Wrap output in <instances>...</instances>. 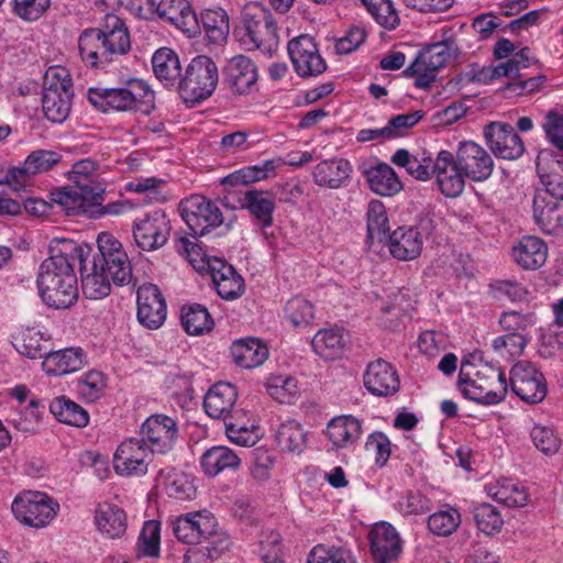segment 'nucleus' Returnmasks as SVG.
Listing matches in <instances>:
<instances>
[{
  "mask_svg": "<svg viewBox=\"0 0 563 563\" xmlns=\"http://www.w3.org/2000/svg\"><path fill=\"white\" fill-rule=\"evenodd\" d=\"M52 255L38 267L36 286L42 301L54 309H65L78 297L75 266L84 262V249L71 240H57Z\"/></svg>",
  "mask_w": 563,
  "mask_h": 563,
  "instance_id": "obj_1",
  "label": "nucleus"
},
{
  "mask_svg": "<svg viewBox=\"0 0 563 563\" xmlns=\"http://www.w3.org/2000/svg\"><path fill=\"white\" fill-rule=\"evenodd\" d=\"M131 47L124 22L115 14H108L100 27L85 30L78 38L81 60L92 68H104L125 55Z\"/></svg>",
  "mask_w": 563,
  "mask_h": 563,
  "instance_id": "obj_2",
  "label": "nucleus"
},
{
  "mask_svg": "<svg viewBox=\"0 0 563 563\" xmlns=\"http://www.w3.org/2000/svg\"><path fill=\"white\" fill-rule=\"evenodd\" d=\"M88 101L102 112L136 111L148 114L154 109V91L143 80H131L128 87H91L87 91Z\"/></svg>",
  "mask_w": 563,
  "mask_h": 563,
  "instance_id": "obj_3",
  "label": "nucleus"
},
{
  "mask_svg": "<svg viewBox=\"0 0 563 563\" xmlns=\"http://www.w3.org/2000/svg\"><path fill=\"white\" fill-rule=\"evenodd\" d=\"M457 388L461 394L481 405H497L507 395V379L505 374L492 366L476 369L471 363H462Z\"/></svg>",
  "mask_w": 563,
  "mask_h": 563,
  "instance_id": "obj_4",
  "label": "nucleus"
},
{
  "mask_svg": "<svg viewBox=\"0 0 563 563\" xmlns=\"http://www.w3.org/2000/svg\"><path fill=\"white\" fill-rule=\"evenodd\" d=\"M238 398L235 386L230 383L219 382L206 394L203 407L206 413L214 419H223L227 426L229 439L242 446H251L255 443V437L249 427L238 421H229L233 418L232 410Z\"/></svg>",
  "mask_w": 563,
  "mask_h": 563,
  "instance_id": "obj_5",
  "label": "nucleus"
},
{
  "mask_svg": "<svg viewBox=\"0 0 563 563\" xmlns=\"http://www.w3.org/2000/svg\"><path fill=\"white\" fill-rule=\"evenodd\" d=\"M244 34L241 42L263 54L273 56L279 46L276 21L272 13L258 3L247 4L242 11Z\"/></svg>",
  "mask_w": 563,
  "mask_h": 563,
  "instance_id": "obj_6",
  "label": "nucleus"
},
{
  "mask_svg": "<svg viewBox=\"0 0 563 563\" xmlns=\"http://www.w3.org/2000/svg\"><path fill=\"white\" fill-rule=\"evenodd\" d=\"M218 81L216 63L208 56L199 55L187 65L176 90L185 103L195 106L212 96Z\"/></svg>",
  "mask_w": 563,
  "mask_h": 563,
  "instance_id": "obj_7",
  "label": "nucleus"
},
{
  "mask_svg": "<svg viewBox=\"0 0 563 563\" xmlns=\"http://www.w3.org/2000/svg\"><path fill=\"white\" fill-rule=\"evenodd\" d=\"M96 164L91 159H81L73 165L71 184L52 192V200L64 208L66 213L77 211L80 203L91 196L102 184L96 180Z\"/></svg>",
  "mask_w": 563,
  "mask_h": 563,
  "instance_id": "obj_8",
  "label": "nucleus"
},
{
  "mask_svg": "<svg viewBox=\"0 0 563 563\" xmlns=\"http://www.w3.org/2000/svg\"><path fill=\"white\" fill-rule=\"evenodd\" d=\"M97 244L98 253L92 256L95 268L103 269L114 285H128L132 279V266L122 243L110 233L102 232Z\"/></svg>",
  "mask_w": 563,
  "mask_h": 563,
  "instance_id": "obj_9",
  "label": "nucleus"
},
{
  "mask_svg": "<svg viewBox=\"0 0 563 563\" xmlns=\"http://www.w3.org/2000/svg\"><path fill=\"white\" fill-rule=\"evenodd\" d=\"M179 210L183 220L195 236H205L223 222L219 207L200 195H192L181 200Z\"/></svg>",
  "mask_w": 563,
  "mask_h": 563,
  "instance_id": "obj_10",
  "label": "nucleus"
},
{
  "mask_svg": "<svg viewBox=\"0 0 563 563\" xmlns=\"http://www.w3.org/2000/svg\"><path fill=\"white\" fill-rule=\"evenodd\" d=\"M451 58L448 42H437L418 53L415 60L404 70L406 77H415V86L427 89L437 78L438 70Z\"/></svg>",
  "mask_w": 563,
  "mask_h": 563,
  "instance_id": "obj_11",
  "label": "nucleus"
},
{
  "mask_svg": "<svg viewBox=\"0 0 563 563\" xmlns=\"http://www.w3.org/2000/svg\"><path fill=\"white\" fill-rule=\"evenodd\" d=\"M59 505L41 492H25L14 498L12 512L22 523L43 528L56 516Z\"/></svg>",
  "mask_w": 563,
  "mask_h": 563,
  "instance_id": "obj_12",
  "label": "nucleus"
},
{
  "mask_svg": "<svg viewBox=\"0 0 563 563\" xmlns=\"http://www.w3.org/2000/svg\"><path fill=\"white\" fill-rule=\"evenodd\" d=\"M137 438L154 454L165 455L170 452L178 439V424L167 415H151L141 424Z\"/></svg>",
  "mask_w": 563,
  "mask_h": 563,
  "instance_id": "obj_13",
  "label": "nucleus"
},
{
  "mask_svg": "<svg viewBox=\"0 0 563 563\" xmlns=\"http://www.w3.org/2000/svg\"><path fill=\"white\" fill-rule=\"evenodd\" d=\"M169 233L170 223L162 210H155L133 222L134 242L144 252H153L164 246Z\"/></svg>",
  "mask_w": 563,
  "mask_h": 563,
  "instance_id": "obj_14",
  "label": "nucleus"
},
{
  "mask_svg": "<svg viewBox=\"0 0 563 563\" xmlns=\"http://www.w3.org/2000/svg\"><path fill=\"white\" fill-rule=\"evenodd\" d=\"M169 527L178 541L198 544L216 532L217 519L210 511L202 510L170 519Z\"/></svg>",
  "mask_w": 563,
  "mask_h": 563,
  "instance_id": "obj_15",
  "label": "nucleus"
},
{
  "mask_svg": "<svg viewBox=\"0 0 563 563\" xmlns=\"http://www.w3.org/2000/svg\"><path fill=\"white\" fill-rule=\"evenodd\" d=\"M154 453L137 437L123 441L113 455V467L121 476H143Z\"/></svg>",
  "mask_w": 563,
  "mask_h": 563,
  "instance_id": "obj_16",
  "label": "nucleus"
},
{
  "mask_svg": "<svg viewBox=\"0 0 563 563\" xmlns=\"http://www.w3.org/2000/svg\"><path fill=\"white\" fill-rule=\"evenodd\" d=\"M512 391L527 404L541 402L548 393L545 378L532 364L519 362L511 368Z\"/></svg>",
  "mask_w": 563,
  "mask_h": 563,
  "instance_id": "obj_17",
  "label": "nucleus"
},
{
  "mask_svg": "<svg viewBox=\"0 0 563 563\" xmlns=\"http://www.w3.org/2000/svg\"><path fill=\"white\" fill-rule=\"evenodd\" d=\"M464 175L473 181H484L494 169V161L489 153L473 141L461 142L454 155Z\"/></svg>",
  "mask_w": 563,
  "mask_h": 563,
  "instance_id": "obj_18",
  "label": "nucleus"
},
{
  "mask_svg": "<svg viewBox=\"0 0 563 563\" xmlns=\"http://www.w3.org/2000/svg\"><path fill=\"white\" fill-rule=\"evenodd\" d=\"M287 51L294 68L300 77L318 76L327 68L317 44L309 35H300L291 40Z\"/></svg>",
  "mask_w": 563,
  "mask_h": 563,
  "instance_id": "obj_19",
  "label": "nucleus"
},
{
  "mask_svg": "<svg viewBox=\"0 0 563 563\" xmlns=\"http://www.w3.org/2000/svg\"><path fill=\"white\" fill-rule=\"evenodd\" d=\"M60 159L62 155L55 151H33L26 156L21 166H14L8 169L4 176V183L13 190H19L29 177L48 172L56 166Z\"/></svg>",
  "mask_w": 563,
  "mask_h": 563,
  "instance_id": "obj_20",
  "label": "nucleus"
},
{
  "mask_svg": "<svg viewBox=\"0 0 563 563\" xmlns=\"http://www.w3.org/2000/svg\"><path fill=\"white\" fill-rule=\"evenodd\" d=\"M222 82L233 95H247L255 87L258 74L254 62L245 55L230 58L222 69Z\"/></svg>",
  "mask_w": 563,
  "mask_h": 563,
  "instance_id": "obj_21",
  "label": "nucleus"
},
{
  "mask_svg": "<svg viewBox=\"0 0 563 563\" xmlns=\"http://www.w3.org/2000/svg\"><path fill=\"white\" fill-rule=\"evenodd\" d=\"M432 172L440 191L445 197L456 198L463 192L467 177L457 165L453 153L440 151L433 162Z\"/></svg>",
  "mask_w": 563,
  "mask_h": 563,
  "instance_id": "obj_22",
  "label": "nucleus"
},
{
  "mask_svg": "<svg viewBox=\"0 0 563 563\" xmlns=\"http://www.w3.org/2000/svg\"><path fill=\"white\" fill-rule=\"evenodd\" d=\"M485 140L492 152L503 159H517L525 151L521 137L508 123L493 122L485 128Z\"/></svg>",
  "mask_w": 563,
  "mask_h": 563,
  "instance_id": "obj_23",
  "label": "nucleus"
},
{
  "mask_svg": "<svg viewBox=\"0 0 563 563\" xmlns=\"http://www.w3.org/2000/svg\"><path fill=\"white\" fill-rule=\"evenodd\" d=\"M137 320L148 329H158L166 319L165 299L156 285L145 284L136 292Z\"/></svg>",
  "mask_w": 563,
  "mask_h": 563,
  "instance_id": "obj_24",
  "label": "nucleus"
},
{
  "mask_svg": "<svg viewBox=\"0 0 563 563\" xmlns=\"http://www.w3.org/2000/svg\"><path fill=\"white\" fill-rule=\"evenodd\" d=\"M365 388L374 396L389 397L400 388L396 368L387 361L377 358L368 363L363 375Z\"/></svg>",
  "mask_w": 563,
  "mask_h": 563,
  "instance_id": "obj_25",
  "label": "nucleus"
},
{
  "mask_svg": "<svg viewBox=\"0 0 563 563\" xmlns=\"http://www.w3.org/2000/svg\"><path fill=\"white\" fill-rule=\"evenodd\" d=\"M369 548L375 563H391L401 553V540L388 522L375 523L369 531Z\"/></svg>",
  "mask_w": 563,
  "mask_h": 563,
  "instance_id": "obj_26",
  "label": "nucleus"
},
{
  "mask_svg": "<svg viewBox=\"0 0 563 563\" xmlns=\"http://www.w3.org/2000/svg\"><path fill=\"white\" fill-rule=\"evenodd\" d=\"M532 210L534 222L543 232L554 235L563 232V200L534 194Z\"/></svg>",
  "mask_w": 563,
  "mask_h": 563,
  "instance_id": "obj_27",
  "label": "nucleus"
},
{
  "mask_svg": "<svg viewBox=\"0 0 563 563\" xmlns=\"http://www.w3.org/2000/svg\"><path fill=\"white\" fill-rule=\"evenodd\" d=\"M97 190L86 198L77 211H70L71 216H86L91 219H101L104 217H120L133 210L134 203L128 199H120L103 203L104 187H98Z\"/></svg>",
  "mask_w": 563,
  "mask_h": 563,
  "instance_id": "obj_28",
  "label": "nucleus"
},
{
  "mask_svg": "<svg viewBox=\"0 0 563 563\" xmlns=\"http://www.w3.org/2000/svg\"><path fill=\"white\" fill-rule=\"evenodd\" d=\"M156 15L189 35L199 32L198 18L187 0H161Z\"/></svg>",
  "mask_w": 563,
  "mask_h": 563,
  "instance_id": "obj_29",
  "label": "nucleus"
},
{
  "mask_svg": "<svg viewBox=\"0 0 563 563\" xmlns=\"http://www.w3.org/2000/svg\"><path fill=\"white\" fill-rule=\"evenodd\" d=\"M390 254L399 261H412L422 251L423 241L419 230L415 227H399L387 241Z\"/></svg>",
  "mask_w": 563,
  "mask_h": 563,
  "instance_id": "obj_30",
  "label": "nucleus"
},
{
  "mask_svg": "<svg viewBox=\"0 0 563 563\" xmlns=\"http://www.w3.org/2000/svg\"><path fill=\"white\" fill-rule=\"evenodd\" d=\"M548 246L543 240L526 235L511 249L512 261L526 271H536L547 261Z\"/></svg>",
  "mask_w": 563,
  "mask_h": 563,
  "instance_id": "obj_31",
  "label": "nucleus"
},
{
  "mask_svg": "<svg viewBox=\"0 0 563 563\" xmlns=\"http://www.w3.org/2000/svg\"><path fill=\"white\" fill-rule=\"evenodd\" d=\"M209 267L214 288L221 298L234 300L243 294L244 280L232 265L216 260Z\"/></svg>",
  "mask_w": 563,
  "mask_h": 563,
  "instance_id": "obj_32",
  "label": "nucleus"
},
{
  "mask_svg": "<svg viewBox=\"0 0 563 563\" xmlns=\"http://www.w3.org/2000/svg\"><path fill=\"white\" fill-rule=\"evenodd\" d=\"M352 170V165L347 159L335 157L317 164L312 177L318 186L338 189L349 180Z\"/></svg>",
  "mask_w": 563,
  "mask_h": 563,
  "instance_id": "obj_33",
  "label": "nucleus"
},
{
  "mask_svg": "<svg viewBox=\"0 0 563 563\" xmlns=\"http://www.w3.org/2000/svg\"><path fill=\"white\" fill-rule=\"evenodd\" d=\"M85 355L80 347L63 349L47 352L42 362L43 371L52 376H63L81 369Z\"/></svg>",
  "mask_w": 563,
  "mask_h": 563,
  "instance_id": "obj_34",
  "label": "nucleus"
},
{
  "mask_svg": "<svg viewBox=\"0 0 563 563\" xmlns=\"http://www.w3.org/2000/svg\"><path fill=\"white\" fill-rule=\"evenodd\" d=\"M152 66L155 77L164 87L177 89L181 78V65L175 51L168 47L157 49L152 57Z\"/></svg>",
  "mask_w": 563,
  "mask_h": 563,
  "instance_id": "obj_35",
  "label": "nucleus"
},
{
  "mask_svg": "<svg viewBox=\"0 0 563 563\" xmlns=\"http://www.w3.org/2000/svg\"><path fill=\"white\" fill-rule=\"evenodd\" d=\"M240 464L241 459L238 454L224 445H214L200 456V467L208 477H216L225 471H235Z\"/></svg>",
  "mask_w": 563,
  "mask_h": 563,
  "instance_id": "obj_36",
  "label": "nucleus"
},
{
  "mask_svg": "<svg viewBox=\"0 0 563 563\" xmlns=\"http://www.w3.org/2000/svg\"><path fill=\"white\" fill-rule=\"evenodd\" d=\"M241 203L256 220L257 225L263 229L272 227L273 213L276 208L273 192L256 189L247 190Z\"/></svg>",
  "mask_w": 563,
  "mask_h": 563,
  "instance_id": "obj_37",
  "label": "nucleus"
},
{
  "mask_svg": "<svg viewBox=\"0 0 563 563\" xmlns=\"http://www.w3.org/2000/svg\"><path fill=\"white\" fill-rule=\"evenodd\" d=\"M346 343L347 335L344 329L331 327L319 330L311 341V346L322 358L335 360L343 354Z\"/></svg>",
  "mask_w": 563,
  "mask_h": 563,
  "instance_id": "obj_38",
  "label": "nucleus"
},
{
  "mask_svg": "<svg viewBox=\"0 0 563 563\" xmlns=\"http://www.w3.org/2000/svg\"><path fill=\"white\" fill-rule=\"evenodd\" d=\"M537 172L543 189H537L536 194H548L556 200H563V162L539 156Z\"/></svg>",
  "mask_w": 563,
  "mask_h": 563,
  "instance_id": "obj_39",
  "label": "nucleus"
},
{
  "mask_svg": "<svg viewBox=\"0 0 563 563\" xmlns=\"http://www.w3.org/2000/svg\"><path fill=\"white\" fill-rule=\"evenodd\" d=\"M231 354L236 365L243 368H254L267 360L268 349L256 338H245L236 340L232 344Z\"/></svg>",
  "mask_w": 563,
  "mask_h": 563,
  "instance_id": "obj_40",
  "label": "nucleus"
},
{
  "mask_svg": "<svg viewBox=\"0 0 563 563\" xmlns=\"http://www.w3.org/2000/svg\"><path fill=\"white\" fill-rule=\"evenodd\" d=\"M327 434L334 446H351L361 438L362 422L353 416L335 417L328 423Z\"/></svg>",
  "mask_w": 563,
  "mask_h": 563,
  "instance_id": "obj_41",
  "label": "nucleus"
},
{
  "mask_svg": "<svg viewBox=\"0 0 563 563\" xmlns=\"http://www.w3.org/2000/svg\"><path fill=\"white\" fill-rule=\"evenodd\" d=\"M366 180L372 191L379 196L391 197L402 189L396 172L386 163H379L365 172Z\"/></svg>",
  "mask_w": 563,
  "mask_h": 563,
  "instance_id": "obj_42",
  "label": "nucleus"
},
{
  "mask_svg": "<svg viewBox=\"0 0 563 563\" xmlns=\"http://www.w3.org/2000/svg\"><path fill=\"white\" fill-rule=\"evenodd\" d=\"M390 161L396 166L406 168L407 173L417 180L427 181L433 175L434 159L427 152L411 155L409 151L399 148L394 153Z\"/></svg>",
  "mask_w": 563,
  "mask_h": 563,
  "instance_id": "obj_43",
  "label": "nucleus"
},
{
  "mask_svg": "<svg viewBox=\"0 0 563 563\" xmlns=\"http://www.w3.org/2000/svg\"><path fill=\"white\" fill-rule=\"evenodd\" d=\"M95 522L98 530L110 539L122 537L126 530L125 512L112 504H103L98 507Z\"/></svg>",
  "mask_w": 563,
  "mask_h": 563,
  "instance_id": "obj_44",
  "label": "nucleus"
},
{
  "mask_svg": "<svg viewBox=\"0 0 563 563\" xmlns=\"http://www.w3.org/2000/svg\"><path fill=\"white\" fill-rule=\"evenodd\" d=\"M90 264V267H88L85 256L82 264H79L81 287L82 292L87 298L97 300L107 297L110 294L112 278H110L103 269L95 268L92 261Z\"/></svg>",
  "mask_w": 563,
  "mask_h": 563,
  "instance_id": "obj_45",
  "label": "nucleus"
},
{
  "mask_svg": "<svg viewBox=\"0 0 563 563\" xmlns=\"http://www.w3.org/2000/svg\"><path fill=\"white\" fill-rule=\"evenodd\" d=\"M486 492L497 503L507 507H523L527 505L529 497L522 484L509 478L488 485Z\"/></svg>",
  "mask_w": 563,
  "mask_h": 563,
  "instance_id": "obj_46",
  "label": "nucleus"
},
{
  "mask_svg": "<svg viewBox=\"0 0 563 563\" xmlns=\"http://www.w3.org/2000/svg\"><path fill=\"white\" fill-rule=\"evenodd\" d=\"M275 441L280 451L300 454L307 444V432L298 421L289 419L278 426Z\"/></svg>",
  "mask_w": 563,
  "mask_h": 563,
  "instance_id": "obj_47",
  "label": "nucleus"
},
{
  "mask_svg": "<svg viewBox=\"0 0 563 563\" xmlns=\"http://www.w3.org/2000/svg\"><path fill=\"white\" fill-rule=\"evenodd\" d=\"M49 411L58 421L73 427L84 428L89 422L87 410L65 396L53 399Z\"/></svg>",
  "mask_w": 563,
  "mask_h": 563,
  "instance_id": "obj_48",
  "label": "nucleus"
},
{
  "mask_svg": "<svg viewBox=\"0 0 563 563\" xmlns=\"http://www.w3.org/2000/svg\"><path fill=\"white\" fill-rule=\"evenodd\" d=\"M279 164L280 159H266L260 164L243 167L228 175L223 184L240 186L264 180L275 174Z\"/></svg>",
  "mask_w": 563,
  "mask_h": 563,
  "instance_id": "obj_49",
  "label": "nucleus"
},
{
  "mask_svg": "<svg viewBox=\"0 0 563 563\" xmlns=\"http://www.w3.org/2000/svg\"><path fill=\"white\" fill-rule=\"evenodd\" d=\"M15 350L29 358L36 360L45 357L47 354V340L44 339L40 330L26 328L13 335L12 341Z\"/></svg>",
  "mask_w": 563,
  "mask_h": 563,
  "instance_id": "obj_50",
  "label": "nucleus"
},
{
  "mask_svg": "<svg viewBox=\"0 0 563 563\" xmlns=\"http://www.w3.org/2000/svg\"><path fill=\"white\" fill-rule=\"evenodd\" d=\"M180 319L184 330L190 335H200L214 325L208 309L199 303L183 307Z\"/></svg>",
  "mask_w": 563,
  "mask_h": 563,
  "instance_id": "obj_51",
  "label": "nucleus"
},
{
  "mask_svg": "<svg viewBox=\"0 0 563 563\" xmlns=\"http://www.w3.org/2000/svg\"><path fill=\"white\" fill-rule=\"evenodd\" d=\"M307 563H357L346 544H317L309 552Z\"/></svg>",
  "mask_w": 563,
  "mask_h": 563,
  "instance_id": "obj_52",
  "label": "nucleus"
},
{
  "mask_svg": "<svg viewBox=\"0 0 563 563\" xmlns=\"http://www.w3.org/2000/svg\"><path fill=\"white\" fill-rule=\"evenodd\" d=\"M73 92H43V113L53 123H63L71 109Z\"/></svg>",
  "mask_w": 563,
  "mask_h": 563,
  "instance_id": "obj_53",
  "label": "nucleus"
},
{
  "mask_svg": "<svg viewBox=\"0 0 563 563\" xmlns=\"http://www.w3.org/2000/svg\"><path fill=\"white\" fill-rule=\"evenodd\" d=\"M367 240L379 243L387 241L389 221L385 206L379 200H372L367 206Z\"/></svg>",
  "mask_w": 563,
  "mask_h": 563,
  "instance_id": "obj_54",
  "label": "nucleus"
},
{
  "mask_svg": "<svg viewBox=\"0 0 563 563\" xmlns=\"http://www.w3.org/2000/svg\"><path fill=\"white\" fill-rule=\"evenodd\" d=\"M106 388L104 375L99 371H89L80 377L76 385L79 397L87 401L98 400Z\"/></svg>",
  "mask_w": 563,
  "mask_h": 563,
  "instance_id": "obj_55",
  "label": "nucleus"
},
{
  "mask_svg": "<svg viewBox=\"0 0 563 563\" xmlns=\"http://www.w3.org/2000/svg\"><path fill=\"white\" fill-rule=\"evenodd\" d=\"M201 23L213 42L225 40L229 33V19L222 9L207 10L201 14Z\"/></svg>",
  "mask_w": 563,
  "mask_h": 563,
  "instance_id": "obj_56",
  "label": "nucleus"
},
{
  "mask_svg": "<svg viewBox=\"0 0 563 563\" xmlns=\"http://www.w3.org/2000/svg\"><path fill=\"white\" fill-rule=\"evenodd\" d=\"M40 418L38 401L32 399L24 409L11 415L9 423L23 433H34L38 429Z\"/></svg>",
  "mask_w": 563,
  "mask_h": 563,
  "instance_id": "obj_57",
  "label": "nucleus"
},
{
  "mask_svg": "<svg viewBox=\"0 0 563 563\" xmlns=\"http://www.w3.org/2000/svg\"><path fill=\"white\" fill-rule=\"evenodd\" d=\"M474 520L478 529L492 534L498 532L504 523L500 512L493 505L483 503L473 508Z\"/></svg>",
  "mask_w": 563,
  "mask_h": 563,
  "instance_id": "obj_58",
  "label": "nucleus"
},
{
  "mask_svg": "<svg viewBox=\"0 0 563 563\" xmlns=\"http://www.w3.org/2000/svg\"><path fill=\"white\" fill-rule=\"evenodd\" d=\"M461 523V515L454 508H446L432 514L428 519L430 531L437 536H449Z\"/></svg>",
  "mask_w": 563,
  "mask_h": 563,
  "instance_id": "obj_59",
  "label": "nucleus"
},
{
  "mask_svg": "<svg viewBox=\"0 0 563 563\" xmlns=\"http://www.w3.org/2000/svg\"><path fill=\"white\" fill-rule=\"evenodd\" d=\"M267 393L272 398L280 404L291 402L297 393V383L290 376H273L267 380L266 384Z\"/></svg>",
  "mask_w": 563,
  "mask_h": 563,
  "instance_id": "obj_60",
  "label": "nucleus"
},
{
  "mask_svg": "<svg viewBox=\"0 0 563 563\" xmlns=\"http://www.w3.org/2000/svg\"><path fill=\"white\" fill-rule=\"evenodd\" d=\"M159 532L161 526L158 521H146L139 537L137 552L144 556H158Z\"/></svg>",
  "mask_w": 563,
  "mask_h": 563,
  "instance_id": "obj_61",
  "label": "nucleus"
},
{
  "mask_svg": "<svg viewBox=\"0 0 563 563\" xmlns=\"http://www.w3.org/2000/svg\"><path fill=\"white\" fill-rule=\"evenodd\" d=\"M286 318L296 327L309 324L314 317L312 303L302 297H295L286 303Z\"/></svg>",
  "mask_w": 563,
  "mask_h": 563,
  "instance_id": "obj_62",
  "label": "nucleus"
},
{
  "mask_svg": "<svg viewBox=\"0 0 563 563\" xmlns=\"http://www.w3.org/2000/svg\"><path fill=\"white\" fill-rule=\"evenodd\" d=\"M396 508L405 516L421 515L430 510L431 503L422 493L408 490L398 499Z\"/></svg>",
  "mask_w": 563,
  "mask_h": 563,
  "instance_id": "obj_63",
  "label": "nucleus"
},
{
  "mask_svg": "<svg viewBox=\"0 0 563 563\" xmlns=\"http://www.w3.org/2000/svg\"><path fill=\"white\" fill-rule=\"evenodd\" d=\"M260 555L264 563H283L282 537L275 531L263 534L260 541Z\"/></svg>",
  "mask_w": 563,
  "mask_h": 563,
  "instance_id": "obj_64",
  "label": "nucleus"
}]
</instances>
